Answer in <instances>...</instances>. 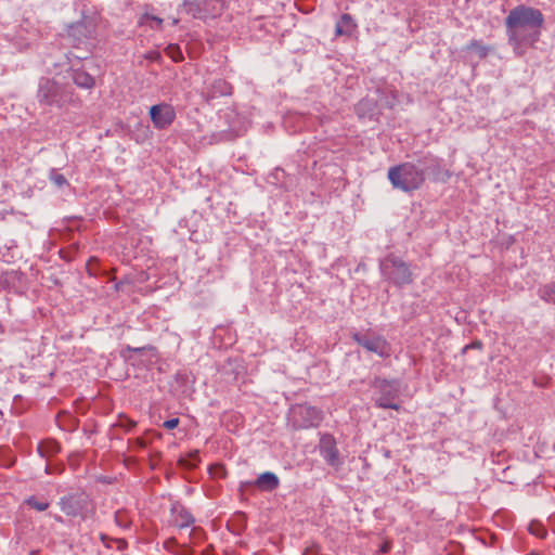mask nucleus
<instances>
[{
  "label": "nucleus",
  "instance_id": "f257e3e1",
  "mask_svg": "<svg viewBox=\"0 0 555 555\" xmlns=\"http://www.w3.org/2000/svg\"><path fill=\"white\" fill-rule=\"evenodd\" d=\"M544 16L538 9L524 4L512 9L505 18L509 44L521 56L527 46H533L540 38Z\"/></svg>",
  "mask_w": 555,
  "mask_h": 555
},
{
  "label": "nucleus",
  "instance_id": "f03ea898",
  "mask_svg": "<svg viewBox=\"0 0 555 555\" xmlns=\"http://www.w3.org/2000/svg\"><path fill=\"white\" fill-rule=\"evenodd\" d=\"M388 179L395 189L404 192L417 190L425 181V170L413 163L390 167Z\"/></svg>",
  "mask_w": 555,
  "mask_h": 555
},
{
  "label": "nucleus",
  "instance_id": "7ed1b4c3",
  "mask_svg": "<svg viewBox=\"0 0 555 555\" xmlns=\"http://www.w3.org/2000/svg\"><path fill=\"white\" fill-rule=\"evenodd\" d=\"M37 98L40 103L61 107L72 101V91L54 79L41 78Z\"/></svg>",
  "mask_w": 555,
  "mask_h": 555
},
{
  "label": "nucleus",
  "instance_id": "20e7f679",
  "mask_svg": "<svg viewBox=\"0 0 555 555\" xmlns=\"http://www.w3.org/2000/svg\"><path fill=\"white\" fill-rule=\"evenodd\" d=\"M182 8L194 18H215L222 14L225 0H183Z\"/></svg>",
  "mask_w": 555,
  "mask_h": 555
},
{
  "label": "nucleus",
  "instance_id": "39448f33",
  "mask_svg": "<svg viewBox=\"0 0 555 555\" xmlns=\"http://www.w3.org/2000/svg\"><path fill=\"white\" fill-rule=\"evenodd\" d=\"M383 274L393 284L402 286L412 282L409 267L401 260L389 257L380 263Z\"/></svg>",
  "mask_w": 555,
  "mask_h": 555
},
{
  "label": "nucleus",
  "instance_id": "423d86ee",
  "mask_svg": "<svg viewBox=\"0 0 555 555\" xmlns=\"http://www.w3.org/2000/svg\"><path fill=\"white\" fill-rule=\"evenodd\" d=\"M150 116L155 128L165 129L173 122L176 112L171 105L163 103L153 105L150 108Z\"/></svg>",
  "mask_w": 555,
  "mask_h": 555
},
{
  "label": "nucleus",
  "instance_id": "0eeeda50",
  "mask_svg": "<svg viewBox=\"0 0 555 555\" xmlns=\"http://www.w3.org/2000/svg\"><path fill=\"white\" fill-rule=\"evenodd\" d=\"M353 339L370 352H374L379 357H388L390 353L389 345L380 336L369 337L359 333L353 334Z\"/></svg>",
  "mask_w": 555,
  "mask_h": 555
},
{
  "label": "nucleus",
  "instance_id": "6e6552de",
  "mask_svg": "<svg viewBox=\"0 0 555 555\" xmlns=\"http://www.w3.org/2000/svg\"><path fill=\"white\" fill-rule=\"evenodd\" d=\"M87 504L88 499L85 494H70L60 501L61 511L73 517L81 515L87 508Z\"/></svg>",
  "mask_w": 555,
  "mask_h": 555
},
{
  "label": "nucleus",
  "instance_id": "1a4fd4ad",
  "mask_svg": "<svg viewBox=\"0 0 555 555\" xmlns=\"http://www.w3.org/2000/svg\"><path fill=\"white\" fill-rule=\"evenodd\" d=\"M380 395L375 399V404L383 409L399 410V404L395 402L398 396V389L393 384L383 380L378 385Z\"/></svg>",
  "mask_w": 555,
  "mask_h": 555
},
{
  "label": "nucleus",
  "instance_id": "9d476101",
  "mask_svg": "<svg viewBox=\"0 0 555 555\" xmlns=\"http://www.w3.org/2000/svg\"><path fill=\"white\" fill-rule=\"evenodd\" d=\"M295 413L301 416L302 421L299 423V426L305 428L315 427L323 420L322 411L310 405H300L296 409Z\"/></svg>",
  "mask_w": 555,
  "mask_h": 555
},
{
  "label": "nucleus",
  "instance_id": "9b49d317",
  "mask_svg": "<svg viewBox=\"0 0 555 555\" xmlns=\"http://www.w3.org/2000/svg\"><path fill=\"white\" fill-rule=\"evenodd\" d=\"M171 517L172 522L178 528H188L194 522V517L192 514L180 503L175 502L171 504Z\"/></svg>",
  "mask_w": 555,
  "mask_h": 555
},
{
  "label": "nucleus",
  "instance_id": "f8f14e48",
  "mask_svg": "<svg viewBox=\"0 0 555 555\" xmlns=\"http://www.w3.org/2000/svg\"><path fill=\"white\" fill-rule=\"evenodd\" d=\"M321 455L331 466L337 467L340 465L339 453L332 440H323L321 444Z\"/></svg>",
  "mask_w": 555,
  "mask_h": 555
},
{
  "label": "nucleus",
  "instance_id": "ddd939ff",
  "mask_svg": "<svg viewBox=\"0 0 555 555\" xmlns=\"http://www.w3.org/2000/svg\"><path fill=\"white\" fill-rule=\"evenodd\" d=\"M280 485L279 478L274 473L266 472L258 476L255 486L264 491H272Z\"/></svg>",
  "mask_w": 555,
  "mask_h": 555
},
{
  "label": "nucleus",
  "instance_id": "4468645a",
  "mask_svg": "<svg viewBox=\"0 0 555 555\" xmlns=\"http://www.w3.org/2000/svg\"><path fill=\"white\" fill-rule=\"evenodd\" d=\"M357 28V24L349 14H343L336 23V35L350 36Z\"/></svg>",
  "mask_w": 555,
  "mask_h": 555
},
{
  "label": "nucleus",
  "instance_id": "2eb2a0df",
  "mask_svg": "<svg viewBox=\"0 0 555 555\" xmlns=\"http://www.w3.org/2000/svg\"><path fill=\"white\" fill-rule=\"evenodd\" d=\"M73 81L77 87L83 89L93 88L95 81L94 78L85 70L76 69L72 75Z\"/></svg>",
  "mask_w": 555,
  "mask_h": 555
},
{
  "label": "nucleus",
  "instance_id": "dca6fc26",
  "mask_svg": "<svg viewBox=\"0 0 555 555\" xmlns=\"http://www.w3.org/2000/svg\"><path fill=\"white\" fill-rule=\"evenodd\" d=\"M375 111V103L372 100L364 99L356 106V113L360 118H371Z\"/></svg>",
  "mask_w": 555,
  "mask_h": 555
},
{
  "label": "nucleus",
  "instance_id": "f3484780",
  "mask_svg": "<svg viewBox=\"0 0 555 555\" xmlns=\"http://www.w3.org/2000/svg\"><path fill=\"white\" fill-rule=\"evenodd\" d=\"M69 36L81 42L82 37L88 38L91 36V30L83 23H77L69 28Z\"/></svg>",
  "mask_w": 555,
  "mask_h": 555
},
{
  "label": "nucleus",
  "instance_id": "a211bd4d",
  "mask_svg": "<svg viewBox=\"0 0 555 555\" xmlns=\"http://www.w3.org/2000/svg\"><path fill=\"white\" fill-rule=\"evenodd\" d=\"M230 93H231V86L227 81L219 79L212 83V90H211L212 96L227 95Z\"/></svg>",
  "mask_w": 555,
  "mask_h": 555
},
{
  "label": "nucleus",
  "instance_id": "6ab92c4d",
  "mask_svg": "<svg viewBox=\"0 0 555 555\" xmlns=\"http://www.w3.org/2000/svg\"><path fill=\"white\" fill-rule=\"evenodd\" d=\"M539 296L548 304H555V287L553 285H544L539 288Z\"/></svg>",
  "mask_w": 555,
  "mask_h": 555
},
{
  "label": "nucleus",
  "instance_id": "aec40b11",
  "mask_svg": "<svg viewBox=\"0 0 555 555\" xmlns=\"http://www.w3.org/2000/svg\"><path fill=\"white\" fill-rule=\"evenodd\" d=\"M114 519L115 524L121 529H127L131 525V519L126 511H117Z\"/></svg>",
  "mask_w": 555,
  "mask_h": 555
},
{
  "label": "nucleus",
  "instance_id": "412c9836",
  "mask_svg": "<svg viewBox=\"0 0 555 555\" xmlns=\"http://www.w3.org/2000/svg\"><path fill=\"white\" fill-rule=\"evenodd\" d=\"M466 49H467L468 51L476 52V53L478 54V56H479V57H485V56H487L488 51H489L488 47L483 46V44H482V42H481V41H479V40H472V41L467 44Z\"/></svg>",
  "mask_w": 555,
  "mask_h": 555
},
{
  "label": "nucleus",
  "instance_id": "4be33fe9",
  "mask_svg": "<svg viewBox=\"0 0 555 555\" xmlns=\"http://www.w3.org/2000/svg\"><path fill=\"white\" fill-rule=\"evenodd\" d=\"M25 503L30 506L31 508L43 512L49 507V502L46 500H39L36 496H29Z\"/></svg>",
  "mask_w": 555,
  "mask_h": 555
},
{
  "label": "nucleus",
  "instance_id": "5701e85b",
  "mask_svg": "<svg viewBox=\"0 0 555 555\" xmlns=\"http://www.w3.org/2000/svg\"><path fill=\"white\" fill-rule=\"evenodd\" d=\"M49 179L51 182H53L57 188H63L64 185H67L68 182L66 178L59 173L55 169H52L49 173Z\"/></svg>",
  "mask_w": 555,
  "mask_h": 555
},
{
  "label": "nucleus",
  "instance_id": "b1692460",
  "mask_svg": "<svg viewBox=\"0 0 555 555\" xmlns=\"http://www.w3.org/2000/svg\"><path fill=\"white\" fill-rule=\"evenodd\" d=\"M46 447L49 448L50 452H59V450H60L59 443H56L54 441H50V442H47L46 444H40L38 447L39 452L42 453L43 452V448H46Z\"/></svg>",
  "mask_w": 555,
  "mask_h": 555
},
{
  "label": "nucleus",
  "instance_id": "393cba45",
  "mask_svg": "<svg viewBox=\"0 0 555 555\" xmlns=\"http://www.w3.org/2000/svg\"><path fill=\"white\" fill-rule=\"evenodd\" d=\"M179 425V418H170L164 422V427L166 429H173Z\"/></svg>",
  "mask_w": 555,
  "mask_h": 555
},
{
  "label": "nucleus",
  "instance_id": "a878e982",
  "mask_svg": "<svg viewBox=\"0 0 555 555\" xmlns=\"http://www.w3.org/2000/svg\"><path fill=\"white\" fill-rule=\"evenodd\" d=\"M146 18H151L152 21H154L157 26H160L162 23H163V20L159 18V17H156V16H149V15H146Z\"/></svg>",
  "mask_w": 555,
  "mask_h": 555
},
{
  "label": "nucleus",
  "instance_id": "bb28decb",
  "mask_svg": "<svg viewBox=\"0 0 555 555\" xmlns=\"http://www.w3.org/2000/svg\"><path fill=\"white\" fill-rule=\"evenodd\" d=\"M4 333V326L3 324L0 322V335Z\"/></svg>",
  "mask_w": 555,
  "mask_h": 555
},
{
  "label": "nucleus",
  "instance_id": "cd10ccee",
  "mask_svg": "<svg viewBox=\"0 0 555 555\" xmlns=\"http://www.w3.org/2000/svg\"><path fill=\"white\" fill-rule=\"evenodd\" d=\"M382 551H383V552H388V551H389L388 545H387V544H385V545L382 547Z\"/></svg>",
  "mask_w": 555,
  "mask_h": 555
},
{
  "label": "nucleus",
  "instance_id": "c85d7f7f",
  "mask_svg": "<svg viewBox=\"0 0 555 555\" xmlns=\"http://www.w3.org/2000/svg\"><path fill=\"white\" fill-rule=\"evenodd\" d=\"M118 544H119L118 547H121V544H125V542L124 541H118Z\"/></svg>",
  "mask_w": 555,
  "mask_h": 555
},
{
  "label": "nucleus",
  "instance_id": "c756f323",
  "mask_svg": "<svg viewBox=\"0 0 555 555\" xmlns=\"http://www.w3.org/2000/svg\"><path fill=\"white\" fill-rule=\"evenodd\" d=\"M178 23V20H173L172 24L176 25Z\"/></svg>",
  "mask_w": 555,
  "mask_h": 555
}]
</instances>
